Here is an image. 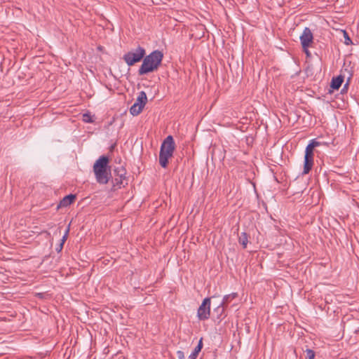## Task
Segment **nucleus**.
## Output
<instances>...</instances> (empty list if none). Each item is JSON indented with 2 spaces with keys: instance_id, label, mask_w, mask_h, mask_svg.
Listing matches in <instances>:
<instances>
[{
  "instance_id": "1",
  "label": "nucleus",
  "mask_w": 359,
  "mask_h": 359,
  "mask_svg": "<svg viewBox=\"0 0 359 359\" xmlns=\"http://www.w3.org/2000/svg\"><path fill=\"white\" fill-rule=\"evenodd\" d=\"M109 158L101 156L93 165V172L96 181L101 184H106L111 177V168L109 166Z\"/></svg>"
},
{
  "instance_id": "2",
  "label": "nucleus",
  "mask_w": 359,
  "mask_h": 359,
  "mask_svg": "<svg viewBox=\"0 0 359 359\" xmlns=\"http://www.w3.org/2000/svg\"><path fill=\"white\" fill-rule=\"evenodd\" d=\"M163 58V54L158 50H154L149 55L143 57V62L140 66L138 74L144 75L158 69Z\"/></svg>"
},
{
  "instance_id": "3",
  "label": "nucleus",
  "mask_w": 359,
  "mask_h": 359,
  "mask_svg": "<svg viewBox=\"0 0 359 359\" xmlns=\"http://www.w3.org/2000/svg\"><path fill=\"white\" fill-rule=\"evenodd\" d=\"M175 144L172 135H168L162 142L159 153V163L165 168L168 164V159L173 155Z\"/></svg>"
},
{
  "instance_id": "4",
  "label": "nucleus",
  "mask_w": 359,
  "mask_h": 359,
  "mask_svg": "<svg viewBox=\"0 0 359 359\" xmlns=\"http://www.w3.org/2000/svg\"><path fill=\"white\" fill-rule=\"evenodd\" d=\"M145 49L138 46L136 49L129 51L123 55V60L128 66H133L140 62L145 55Z\"/></svg>"
},
{
  "instance_id": "5",
  "label": "nucleus",
  "mask_w": 359,
  "mask_h": 359,
  "mask_svg": "<svg viewBox=\"0 0 359 359\" xmlns=\"http://www.w3.org/2000/svg\"><path fill=\"white\" fill-rule=\"evenodd\" d=\"M314 149L311 147L306 146L304 155V164L303 174H308L313 165Z\"/></svg>"
},
{
  "instance_id": "6",
  "label": "nucleus",
  "mask_w": 359,
  "mask_h": 359,
  "mask_svg": "<svg viewBox=\"0 0 359 359\" xmlns=\"http://www.w3.org/2000/svg\"><path fill=\"white\" fill-rule=\"evenodd\" d=\"M210 313V299L205 298L198 309V317L200 320H207Z\"/></svg>"
},
{
  "instance_id": "7",
  "label": "nucleus",
  "mask_w": 359,
  "mask_h": 359,
  "mask_svg": "<svg viewBox=\"0 0 359 359\" xmlns=\"http://www.w3.org/2000/svg\"><path fill=\"white\" fill-rule=\"evenodd\" d=\"M313 36L309 27H305L300 36V41L303 49L309 48L313 43Z\"/></svg>"
},
{
  "instance_id": "8",
  "label": "nucleus",
  "mask_w": 359,
  "mask_h": 359,
  "mask_svg": "<svg viewBox=\"0 0 359 359\" xmlns=\"http://www.w3.org/2000/svg\"><path fill=\"white\" fill-rule=\"evenodd\" d=\"M76 199V195L75 194H69L66 196H65L59 203V204L57 206V209H60L61 208H65L71 205L74 203V201Z\"/></svg>"
},
{
  "instance_id": "9",
  "label": "nucleus",
  "mask_w": 359,
  "mask_h": 359,
  "mask_svg": "<svg viewBox=\"0 0 359 359\" xmlns=\"http://www.w3.org/2000/svg\"><path fill=\"white\" fill-rule=\"evenodd\" d=\"M344 82V76L339 75L337 77H333L331 81L330 87L334 90H338Z\"/></svg>"
},
{
  "instance_id": "10",
  "label": "nucleus",
  "mask_w": 359,
  "mask_h": 359,
  "mask_svg": "<svg viewBox=\"0 0 359 359\" xmlns=\"http://www.w3.org/2000/svg\"><path fill=\"white\" fill-rule=\"evenodd\" d=\"M202 348H203V339L201 338L199 340L198 345L194 348V351L189 356V359H196V358H197L198 353H200V351H201Z\"/></svg>"
},
{
  "instance_id": "11",
  "label": "nucleus",
  "mask_w": 359,
  "mask_h": 359,
  "mask_svg": "<svg viewBox=\"0 0 359 359\" xmlns=\"http://www.w3.org/2000/svg\"><path fill=\"white\" fill-rule=\"evenodd\" d=\"M143 109L142 105L138 103H134L130 109V112L132 115L137 116L142 112Z\"/></svg>"
},
{
  "instance_id": "12",
  "label": "nucleus",
  "mask_w": 359,
  "mask_h": 359,
  "mask_svg": "<svg viewBox=\"0 0 359 359\" xmlns=\"http://www.w3.org/2000/svg\"><path fill=\"white\" fill-rule=\"evenodd\" d=\"M147 102V97L146 95V93L144 91H141L139 93V95L136 100V102L135 103H138L139 104L142 105L143 107H144L146 103Z\"/></svg>"
},
{
  "instance_id": "13",
  "label": "nucleus",
  "mask_w": 359,
  "mask_h": 359,
  "mask_svg": "<svg viewBox=\"0 0 359 359\" xmlns=\"http://www.w3.org/2000/svg\"><path fill=\"white\" fill-rule=\"evenodd\" d=\"M238 297V294L236 292H233L231 294L225 295L223 298L222 306H227L229 302H231L233 299H236Z\"/></svg>"
},
{
  "instance_id": "14",
  "label": "nucleus",
  "mask_w": 359,
  "mask_h": 359,
  "mask_svg": "<svg viewBox=\"0 0 359 359\" xmlns=\"http://www.w3.org/2000/svg\"><path fill=\"white\" fill-rule=\"evenodd\" d=\"M238 242L241 245H243V248H247V245L248 243V236L245 232H242L238 237Z\"/></svg>"
},
{
  "instance_id": "15",
  "label": "nucleus",
  "mask_w": 359,
  "mask_h": 359,
  "mask_svg": "<svg viewBox=\"0 0 359 359\" xmlns=\"http://www.w3.org/2000/svg\"><path fill=\"white\" fill-rule=\"evenodd\" d=\"M114 172L117 177L125 179L126 170L123 166L115 168Z\"/></svg>"
},
{
  "instance_id": "16",
  "label": "nucleus",
  "mask_w": 359,
  "mask_h": 359,
  "mask_svg": "<svg viewBox=\"0 0 359 359\" xmlns=\"http://www.w3.org/2000/svg\"><path fill=\"white\" fill-rule=\"evenodd\" d=\"M322 144L321 142L316 141V140H312L307 145L309 147H311L312 149H314L316 147H318Z\"/></svg>"
},
{
  "instance_id": "17",
  "label": "nucleus",
  "mask_w": 359,
  "mask_h": 359,
  "mask_svg": "<svg viewBox=\"0 0 359 359\" xmlns=\"http://www.w3.org/2000/svg\"><path fill=\"white\" fill-rule=\"evenodd\" d=\"M306 359H314L315 358V352L311 349H306Z\"/></svg>"
},
{
  "instance_id": "18",
  "label": "nucleus",
  "mask_w": 359,
  "mask_h": 359,
  "mask_svg": "<svg viewBox=\"0 0 359 359\" xmlns=\"http://www.w3.org/2000/svg\"><path fill=\"white\" fill-rule=\"evenodd\" d=\"M226 306H222V303L219 306H217V308L215 309V311H217L220 316L222 315V313L224 311V308Z\"/></svg>"
},
{
  "instance_id": "19",
  "label": "nucleus",
  "mask_w": 359,
  "mask_h": 359,
  "mask_svg": "<svg viewBox=\"0 0 359 359\" xmlns=\"http://www.w3.org/2000/svg\"><path fill=\"white\" fill-rule=\"evenodd\" d=\"M123 179H121V178H119V177H116L115 180H114V186H120L121 184H122L123 183Z\"/></svg>"
},
{
  "instance_id": "20",
  "label": "nucleus",
  "mask_w": 359,
  "mask_h": 359,
  "mask_svg": "<svg viewBox=\"0 0 359 359\" xmlns=\"http://www.w3.org/2000/svg\"><path fill=\"white\" fill-rule=\"evenodd\" d=\"M83 121L86 122H88V123L92 122L90 115H88L87 114H84L83 116Z\"/></svg>"
},
{
  "instance_id": "21",
  "label": "nucleus",
  "mask_w": 359,
  "mask_h": 359,
  "mask_svg": "<svg viewBox=\"0 0 359 359\" xmlns=\"http://www.w3.org/2000/svg\"><path fill=\"white\" fill-rule=\"evenodd\" d=\"M177 355L178 359H184V352L182 351H177Z\"/></svg>"
},
{
  "instance_id": "22",
  "label": "nucleus",
  "mask_w": 359,
  "mask_h": 359,
  "mask_svg": "<svg viewBox=\"0 0 359 359\" xmlns=\"http://www.w3.org/2000/svg\"><path fill=\"white\" fill-rule=\"evenodd\" d=\"M63 245H64V243H60V244L59 245L58 248H57V250L58 252L61 251L62 248H63Z\"/></svg>"
},
{
  "instance_id": "23",
  "label": "nucleus",
  "mask_w": 359,
  "mask_h": 359,
  "mask_svg": "<svg viewBox=\"0 0 359 359\" xmlns=\"http://www.w3.org/2000/svg\"><path fill=\"white\" fill-rule=\"evenodd\" d=\"M67 236L64 235L62 238V240H61V243H65V242L67 241Z\"/></svg>"
},
{
  "instance_id": "24",
  "label": "nucleus",
  "mask_w": 359,
  "mask_h": 359,
  "mask_svg": "<svg viewBox=\"0 0 359 359\" xmlns=\"http://www.w3.org/2000/svg\"><path fill=\"white\" fill-rule=\"evenodd\" d=\"M304 51L305 52V53L306 54L307 56H310L311 53L309 52V50H308V48L306 49H303Z\"/></svg>"
},
{
  "instance_id": "25",
  "label": "nucleus",
  "mask_w": 359,
  "mask_h": 359,
  "mask_svg": "<svg viewBox=\"0 0 359 359\" xmlns=\"http://www.w3.org/2000/svg\"><path fill=\"white\" fill-rule=\"evenodd\" d=\"M69 231V228H68V229H67V231H66L65 233V235L66 236H68Z\"/></svg>"
},
{
  "instance_id": "26",
  "label": "nucleus",
  "mask_w": 359,
  "mask_h": 359,
  "mask_svg": "<svg viewBox=\"0 0 359 359\" xmlns=\"http://www.w3.org/2000/svg\"><path fill=\"white\" fill-rule=\"evenodd\" d=\"M348 86V83H346L344 85V88H346Z\"/></svg>"
},
{
  "instance_id": "27",
  "label": "nucleus",
  "mask_w": 359,
  "mask_h": 359,
  "mask_svg": "<svg viewBox=\"0 0 359 359\" xmlns=\"http://www.w3.org/2000/svg\"><path fill=\"white\" fill-rule=\"evenodd\" d=\"M346 40H348L349 41H351V39L348 38V36H347Z\"/></svg>"
}]
</instances>
